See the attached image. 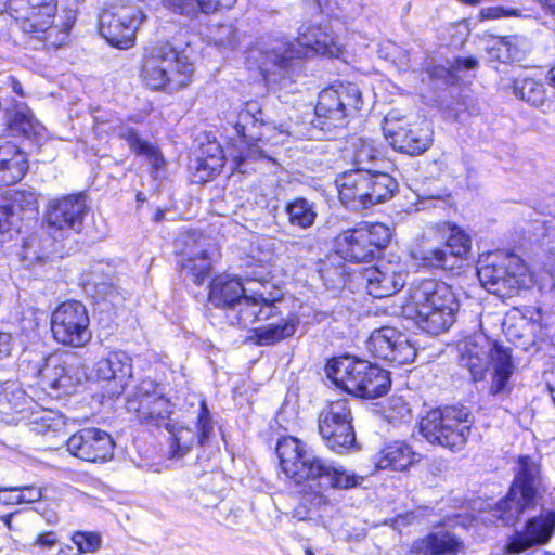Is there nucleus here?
<instances>
[{"label": "nucleus", "instance_id": "obj_1", "mask_svg": "<svg viewBox=\"0 0 555 555\" xmlns=\"http://www.w3.org/2000/svg\"><path fill=\"white\" fill-rule=\"evenodd\" d=\"M126 409L133 413L141 424L152 427H166L170 433L168 456L180 460L193 448L195 441L204 444L212 433V420L206 402L201 401L196 421L197 434L184 426L170 423L172 403L167 397V387L145 377L127 396Z\"/></svg>", "mask_w": 555, "mask_h": 555}, {"label": "nucleus", "instance_id": "obj_2", "mask_svg": "<svg viewBox=\"0 0 555 555\" xmlns=\"http://www.w3.org/2000/svg\"><path fill=\"white\" fill-rule=\"evenodd\" d=\"M276 454L282 472L294 483L301 486L300 493L315 506L328 503L323 493L325 489L348 490L363 482L362 476L315 456L299 439L292 436L279 439Z\"/></svg>", "mask_w": 555, "mask_h": 555}, {"label": "nucleus", "instance_id": "obj_3", "mask_svg": "<svg viewBox=\"0 0 555 555\" xmlns=\"http://www.w3.org/2000/svg\"><path fill=\"white\" fill-rule=\"evenodd\" d=\"M460 310L453 288L438 280L427 279L413 283L402 305V314L413 319L424 332L438 335L455 322Z\"/></svg>", "mask_w": 555, "mask_h": 555}, {"label": "nucleus", "instance_id": "obj_4", "mask_svg": "<svg viewBox=\"0 0 555 555\" xmlns=\"http://www.w3.org/2000/svg\"><path fill=\"white\" fill-rule=\"evenodd\" d=\"M57 0H10V15L30 39L44 48H60L65 44L77 18L74 9L56 14Z\"/></svg>", "mask_w": 555, "mask_h": 555}, {"label": "nucleus", "instance_id": "obj_5", "mask_svg": "<svg viewBox=\"0 0 555 555\" xmlns=\"http://www.w3.org/2000/svg\"><path fill=\"white\" fill-rule=\"evenodd\" d=\"M340 48L336 39L321 27H301L296 43H281L261 56L259 68L267 81H275L271 76L293 78L304 57L313 54L337 56Z\"/></svg>", "mask_w": 555, "mask_h": 555}, {"label": "nucleus", "instance_id": "obj_6", "mask_svg": "<svg viewBox=\"0 0 555 555\" xmlns=\"http://www.w3.org/2000/svg\"><path fill=\"white\" fill-rule=\"evenodd\" d=\"M325 371L327 377L336 386L363 399H374L386 395L391 384L386 370L351 357L328 361Z\"/></svg>", "mask_w": 555, "mask_h": 555}, {"label": "nucleus", "instance_id": "obj_7", "mask_svg": "<svg viewBox=\"0 0 555 555\" xmlns=\"http://www.w3.org/2000/svg\"><path fill=\"white\" fill-rule=\"evenodd\" d=\"M193 73L194 66L184 52L162 43L144 59L141 76L150 89L172 92L188 86Z\"/></svg>", "mask_w": 555, "mask_h": 555}, {"label": "nucleus", "instance_id": "obj_8", "mask_svg": "<svg viewBox=\"0 0 555 555\" xmlns=\"http://www.w3.org/2000/svg\"><path fill=\"white\" fill-rule=\"evenodd\" d=\"M541 498L539 465L530 456H520L518 469L508 493L490 511L502 525H514L521 514L538 504Z\"/></svg>", "mask_w": 555, "mask_h": 555}, {"label": "nucleus", "instance_id": "obj_9", "mask_svg": "<svg viewBox=\"0 0 555 555\" xmlns=\"http://www.w3.org/2000/svg\"><path fill=\"white\" fill-rule=\"evenodd\" d=\"M473 424L468 408L452 405L428 411L420 422V433L429 443L456 452L467 443Z\"/></svg>", "mask_w": 555, "mask_h": 555}, {"label": "nucleus", "instance_id": "obj_10", "mask_svg": "<svg viewBox=\"0 0 555 555\" xmlns=\"http://www.w3.org/2000/svg\"><path fill=\"white\" fill-rule=\"evenodd\" d=\"M460 362L475 380L482 379L489 365H493L491 395H498L505 389L514 369L508 351L483 336L472 337L465 341Z\"/></svg>", "mask_w": 555, "mask_h": 555}, {"label": "nucleus", "instance_id": "obj_11", "mask_svg": "<svg viewBox=\"0 0 555 555\" xmlns=\"http://www.w3.org/2000/svg\"><path fill=\"white\" fill-rule=\"evenodd\" d=\"M526 263L514 254L502 251L481 256L477 275L485 288L500 297H511L527 283Z\"/></svg>", "mask_w": 555, "mask_h": 555}, {"label": "nucleus", "instance_id": "obj_12", "mask_svg": "<svg viewBox=\"0 0 555 555\" xmlns=\"http://www.w3.org/2000/svg\"><path fill=\"white\" fill-rule=\"evenodd\" d=\"M391 237L390 228L376 222L349 229L337 235L336 253L350 262H369L380 256Z\"/></svg>", "mask_w": 555, "mask_h": 555}, {"label": "nucleus", "instance_id": "obj_13", "mask_svg": "<svg viewBox=\"0 0 555 555\" xmlns=\"http://www.w3.org/2000/svg\"><path fill=\"white\" fill-rule=\"evenodd\" d=\"M362 105V92L356 83H334L320 92L313 122L323 130L343 126L346 118L360 111Z\"/></svg>", "mask_w": 555, "mask_h": 555}, {"label": "nucleus", "instance_id": "obj_14", "mask_svg": "<svg viewBox=\"0 0 555 555\" xmlns=\"http://www.w3.org/2000/svg\"><path fill=\"white\" fill-rule=\"evenodd\" d=\"M350 402L346 398L327 402L319 414V433L326 446L340 452L356 441Z\"/></svg>", "mask_w": 555, "mask_h": 555}, {"label": "nucleus", "instance_id": "obj_15", "mask_svg": "<svg viewBox=\"0 0 555 555\" xmlns=\"http://www.w3.org/2000/svg\"><path fill=\"white\" fill-rule=\"evenodd\" d=\"M86 307L77 300L61 304L51 315L54 339L66 346L82 347L91 337Z\"/></svg>", "mask_w": 555, "mask_h": 555}, {"label": "nucleus", "instance_id": "obj_16", "mask_svg": "<svg viewBox=\"0 0 555 555\" xmlns=\"http://www.w3.org/2000/svg\"><path fill=\"white\" fill-rule=\"evenodd\" d=\"M144 18L145 15L139 7H114L100 15V34L111 46L129 49L134 44L138 28Z\"/></svg>", "mask_w": 555, "mask_h": 555}, {"label": "nucleus", "instance_id": "obj_17", "mask_svg": "<svg viewBox=\"0 0 555 555\" xmlns=\"http://www.w3.org/2000/svg\"><path fill=\"white\" fill-rule=\"evenodd\" d=\"M88 206L82 194L67 195L49 203L46 221L49 234L55 240H63L73 233H79Z\"/></svg>", "mask_w": 555, "mask_h": 555}, {"label": "nucleus", "instance_id": "obj_18", "mask_svg": "<svg viewBox=\"0 0 555 555\" xmlns=\"http://www.w3.org/2000/svg\"><path fill=\"white\" fill-rule=\"evenodd\" d=\"M264 126L263 113L258 102L250 101L237 114L235 121L236 133L241 137L245 147L238 156H235L236 166L240 170L245 171V164L248 160L269 158L263 146V132L261 128Z\"/></svg>", "mask_w": 555, "mask_h": 555}, {"label": "nucleus", "instance_id": "obj_19", "mask_svg": "<svg viewBox=\"0 0 555 555\" xmlns=\"http://www.w3.org/2000/svg\"><path fill=\"white\" fill-rule=\"evenodd\" d=\"M366 348L373 357L392 366L411 363L416 358V348L408 336L388 326L375 330L366 341Z\"/></svg>", "mask_w": 555, "mask_h": 555}, {"label": "nucleus", "instance_id": "obj_20", "mask_svg": "<svg viewBox=\"0 0 555 555\" xmlns=\"http://www.w3.org/2000/svg\"><path fill=\"white\" fill-rule=\"evenodd\" d=\"M42 386L59 392L69 395L75 386L82 383L86 372L80 360L75 354L50 356L39 370Z\"/></svg>", "mask_w": 555, "mask_h": 555}, {"label": "nucleus", "instance_id": "obj_21", "mask_svg": "<svg viewBox=\"0 0 555 555\" xmlns=\"http://www.w3.org/2000/svg\"><path fill=\"white\" fill-rule=\"evenodd\" d=\"M259 287L250 289V296L242 301L245 308L234 311L231 314V325H236L243 328L251 326L257 321L270 320L280 314V310L275 302L281 299L282 295L275 291L267 292L268 286H271L269 281H260Z\"/></svg>", "mask_w": 555, "mask_h": 555}, {"label": "nucleus", "instance_id": "obj_22", "mask_svg": "<svg viewBox=\"0 0 555 555\" xmlns=\"http://www.w3.org/2000/svg\"><path fill=\"white\" fill-rule=\"evenodd\" d=\"M254 284H256L255 280H248L243 284L241 279L228 274L218 275L210 283L208 300L215 307L227 310V319L231 324V314L245 308L242 301L250 296Z\"/></svg>", "mask_w": 555, "mask_h": 555}, {"label": "nucleus", "instance_id": "obj_23", "mask_svg": "<svg viewBox=\"0 0 555 555\" xmlns=\"http://www.w3.org/2000/svg\"><path fill=\"white\" fill-rule=\"evenodd\" d=\"M114 442L111 436L99 428H83L67 440L69 453L88 462H103L112 457Z\"/></svg>", "mask_w": 555, "mask_h": 555}, {"label": "nucleus", "instance_id": "obj_24", "mask_svg": "<svg viewBox=\"0 0 555 555\" xmlns=\"http://www.w3.org/2000/svg\"><path fill=\"white\" fill-rule=\"evenodd\" d=\"M408 271L404 264L382 261L363 270L362 278L367 293L375 298H384L398 293L406 283Z\"/></svg>", "mask_w": 555, "mask_h": 555}, {"label": "nucleus", "instance_id": "obj_25", "mask_svg": "<svg viewBox=\"0 0 555 555\" xmlns=\"http://www.w3.org/2000/svg\"><path fill=\"white\" fill-rule=\"evenodd\" d=\"M555 531V513L543 511L540 515L530 518L524 531L515 533L508 541L506 548L511 554L521 553L534 545L546 544Z\"/></svg>", "mask_w": 555, "mask_h": 555}, {"label": "nucleus", "instance_id": "obj_26", "mask_svg": "<svg viewBox=\"0 0 555 555\" xmlns=\"http://www.w3.org/2000/svg\"><path fill=\"white\" fill-rule=\"evenodd\" d=\"M392 147L409 155L424 153L433 142V130L426 119L387 129Z\"/></svg>", "mask_w": 555, "mask_h": 555}, {"label": "nucleus", "instance_id": "obj_27", "mask_svg": "<svg viewBox=\"0 0 555 555\" xmlns=\"http://www.w3.org/2000/svg\"><path fill=\"white\" fill-rule=\"evenodd\" d=\"M369 172L363 170H349L336 178L340 202L350 209L367 208Z\"/></svg>", "mask_w": 555, "mask_h": 555}, {"label": "nucleus", "instance_id": "obj_28", "mask_svg": "<svg viewBox=\"0 0 555 555\" xmlns=\"http://www.w3.org/2000/svg\"><path fill=\"white\" fill-rule=\"evenodd\" d=\"M420 454L405 441L387 443L374 457L375 467L379 470L405 472L420 462Z\"/></svg>", "mask_w": 555, "mask_h": 555}, {"label": "nucleus", "instance_id": "obj_29", "mask_svg": "<svg viewBox=\"0 0 555 555\" xmlns=\"http://www.w3.org/2000/svg\"><path fill=\"white\" fill-rule=\"evenodd\" d=\"M462 548V542L449 530L439 528L424 538L415 540L411 552L415 555L455 554Z\"/></svg>", "mask_w": 555, "mask_h": 555}, {"label": "nucleus", "instance_id": "obj_30", "mask_svg": "<svg viewBox=\"0 0 555 555\" xmlns=\"http://www.w3.org/2000/svg\"><path fill=\"white\" fill-rule=\"evenodd\" d=\"M94 371L100 379H114L120 385V389L113 392L118 396L124 392L126 380L132 376L131 359L122 351L109 352L95 363Z\"/></svg>", "mask_w": 555, "mask_h": 555}, {"label": "nucleus", "instance_id": "obj_31", "mask_svg": "<svg viewBox=\"0 0 555 555\" xmlns=\"http://www.w3.org/2000/svg\"><path fill=\"white\" fill-rule=\"evenodd\" d=\"M28 170L26 155L10 142L0 143V183L15 184Z\"/></svg>", "mask_w": 555, "mask_h": 555}, {"label": "nucleus", "instance_id": "obj_32", "mask_svg": "<svg viewBox=\"0 0 555 555\" xmlns=\"http://www.w3.org/2000/svg\"><path fill=\"white\" fill-rule=\"evenodd\" d=\"M7 125L11 132L26 138H34L41 134L43 127L36 120L33 112L25 103H16L8 111Z\"/></svg>", "mask_w": 555, "mask_h": 555}, {"label": "nucleus", "instance_id": "obj_33", "mask_svg": "<svg viewBox=\"0 0 555 555\" xmlns=\"http://www.w3.org/2000/svg\"><path fill=\"white\" fill-rule=\"evenodd\" d=\"M512 89L517 98L534 107H542L547 99L544 82L526 74L513 79Z\"/></svg>", "mask_w": 555, "mask_h": 555}, {"label": "nucleus", "instance_id": "obj_34", "mask_svg": "<svg viewBox=\"0 0 555 555\" xmlns=\"http://www.w3.org/2000/svg\"><path fill=\"white\" fill-rule=\"evenodd\" d=\"M367 207L390 199L398 190V182L388 173L382 171L369 172Z\"/></svg>", "mask_w": 555, "mask_h": 555}, {"label": "nucleus", "instance_id": "obj_35", "mask_svg": "<svg viewBox=\"0 0 555 555\" xmlns=\"http://www.w3.org/2000/svg\"><path fill=\"white\" fill-rule=\"evenodd\" d=\"M298 323L299 321L296 317L289 315L276 323H270L257 328L255 331L257 343L261 346H270L289 338L295 334Z\"/></svg>", "mask_w": 555, "mask_h": 555}, {"label": "nucleus", "instance_id": "obj_36", "mask_svg": "<svg viewBox=\"0 0 555 555\" xmlns=\"http://www.w3.org/2000/svg\"><path fill=\"white\" fill-rule=\"evenodd\" d=\"M286 214L289 223L300 229L310 228L317 218L314 204L302 197L295 198L288 203Z\"/></svg>", "mask_w": 555, "mask_h": 555}, {"label": "nucleus", "instance_id": "obj_37", "mask_svg": "<svg viewBox=\"0 0 555 555\" xmlns=\"http://www.w3.org/2000/svg\"><path fill=\"white\" fill-rule=\"evenodd\" d=\"M122 135L127 140L131 151L137 155L145 156L155 169H159L165 165V159L159 151L154 145L142 140L134 129H127Z\"/></svg>", "mask_w": 555, "mask_h": 555}, {"label": "nucleus", "instance_id": "obj_38", "mask_svg": "<svg viewBox=\"0 0 555 555\" xmlns=\"http://www.w3.org/2000/svg\"><path fill=\"white\" fill-rule=\"evenodd\" d=\"M210 260L206 250H199L182 259L181 269L195 284H201L210 271Z\"/></svg>", "mask_w": 555, "mask_h": 555}, {"label": "nucleus", "instance_id": "obj_39", "mask_svg": "<svg viewBox=\"0 0 555 555\" xmlns=\"http://www.w3.org/2000/svg\"><path fill=\"white\" fill-rule=\"evenodd\" d=\"M20 220L8 196L0 194V243L5 242V236L12 240L20 232Z\"/></svg>", "mask_w": 555, "mask_h": 555}, {"label": "nucleus", "instance_id": "obj_40", "mask_svg": "<svg viewBox=\"0 0 555 555\" xmlns=\"http://www.w3.org/2000/svg\"><path fill=\"white\" fill-rule=\"evenodd\" d=\"M353 146V164L357 167L354 170L375 171L373 166L379 159V152L373 143L364 139H358Z\"/></svg>", "mask_w": 555, "mask_h": 555}, {"label": "nucleus", "instance_id": "obj_41", "mask_svg": "<svg viewBox=\"0 0 555 555\" xmlns=\"http://www.w3.org/2000/svg\"><path fill=\"white\" fill-rule=\"evenodd\" d=\"M449 236L447 238L444 248L451 256V259L464 258L470 250L472 241L464 230L454 224H448Z\"/></svg>", "mask_w": 555, "mask_h": 555}, {"label": "nucleus", "instance_id": "obj_42", "mask_svg": "<svg viewBox=\"0 0 555 555\" xmlns=\"http://www.w3.org/2000/svg\"><path fill=\"white\" fill-rule=\"evenodd\" d=\"M415 260L423 267L435 269H452L454 262L444 247L428 248L413 253Z\"/></svg>", "mask_w": 555, "mask_h": 555}, {"label": "nucleus", "instance_id": "obj_43", "mask_svg": "<svg viewBox=\"0 0 555 555\" xmlns=\"http://www.w3.org/2000/svg\"><path fill=\"white\" fill-rule=\"evenodd\" d=\"M541 230V249L546 257L543 269L552 274L555 264V218L544 221Z\"/></svg>", "mask_w": 555, "mask_h": 555}, {"label": "nucleus", "instance_id": "obj_44", "mask_svg": "<svg viewBox=\"0 0 555 555\" xmlns=\"http://www.w3.org/2000/svg\"><path fill=\"white\" fill-rule=\"evenodd\" d=\"M211 150H214V153L197 159L196 170L199 173V178L202 180H207L214 177L224 166V157L220 146L215 145L211 147Z\"/></svg>", "mask_w": 555, "mask_h": 555}, {"label": "nucleus", "instance_id": "obj_45", "mask_svg": "<svg viewBox=\"0 0 555 555\" xmlns=\"http://www.w3.org/2000/svg\"><path fill=\"white\" fill-rule=\"evenodd\" d=\"M3 196H8L11 207L17 214L18 211H36L38 208V198L35 192L26 190H7Z\"/></svg>", "mask_w": 555, "mask_h": 555}, {"label": "nucleus", "instance_id": "obj_46", "mask_svg": "<svg viewBox=\"0 0 555 555\" xmlns=\"http://www.w3.org/2000/svg\"><path fill=\"white\" fill-rule=\"evenodd\" d=\"M72 541L80 554L94 553L101 546V538L98 533L77 531L73 534Z\"/></svg>", "mask_w": 555, "mask_h": 555}, {"label": "nucleus", "instance_id": "obj_47", "mask_svg": "<svg viewBox=\"0 0 555 555\" xmlns=\"http://www.w3.org/2000/svg\"><path fill=\"white\" fill-rule=\"evenodd\" d=\"M47 258V253L39 249V238L36 235L30 236L23 245L22 261L25 267L35 266L37 262Z\"/></svg>", "mask_w": 555, "mask_h": 555}, {"label": "nucleus", "instance_id": "obj_48", "mask_svg": "<svg viewBox=\"0 0 555 555\" xmlns=\"http://www.w3.org/2000/svg\"><path fill=\"white\" fill-rule=\"evenodd\" d=\"M20 491V494H16L14 500L1 499L0 502L3 504H23V503H33L37 502L41 499V490L31 486L23 487V488H3L0 489V492H15Z\"/></svg>", "mask_w": 555, "mask_h": 555}, {"label": "nucleus", "instance_id": "obj_49", "mask_svg": "<svg viewBox=\"0 0 555 555\" xmlns=\"http://www.w3.org/2000/svg\"><path fill=\"white\" fill-rule=\"evenodd\" d=\"M165 5L173 13L188 17H196L202 12L201 0H164Z\"/></svg>", "mask_w": 555, "mask_h": 555}, {"label": "nucleus", "instance_id": "obj_50", "mask_svg": "<svg viewBox=\"0 0 555 555\" xmlns=\"http://www.w3.org/2000/svg\"><path fill=\"white\" fill-rule=\"evenodd\" d=\"M24 399V391L14 382L0 383V402L8 401L14 408L18 406L17 401Z\"/></svg>", "mask_w": 555, "mask_h": 555}, {"label": "nucleus", "instance_id": "obj_51", "mask_svg": "<svg viewBox=\"0 0 555 555\" xmlns=\"http://www.w3.org/2000/svg\"><path fill=\"white\" fill-rule=\"evenodd\" d=\"M508 16H520V11L518 9H504L503 7H494L481 9L479 12V18L481 21Z\"/></svg>", "mask_w": 555, "mask_h": 555}, {"label": "nucleus", "instance_id": "obj_52", "mask_svg": "<svg viewBox=\"0 0 555 555\" xmlns=\"http://www.w3.org/2000/svg\"><path fill=\"white\" fill-rule=\"evenodd\" d=\"M236 0H201L202 13L211 14L222 9H230Z\"/></svg>", "mask_w": 555, "mask_h": 555}, {"label": "nucleus", "instance_id": "obj_53", "mask_svg": "<svg viewBox=\"0 0 555 555\" xmlns=\"http://www.w3.org/2000/svg\"><path fill=\"white\" fill-rule=\"evenodd\" d=\"M378 53L380 57L390 60L391 62H402V59L400 57V48L393 42L388 41L380 44Z\"/></svg>", "mask_w": 555, "mask_h": 555}, {"label": "nucleus", "instance_id": "obj_54", "mask_svg": "<svg viewBox=\"0 0 555 555\" xmlns=\"http://www.w3.org/2000/svg\"><path fill=\"white\" fill-rule=\"evenodd\" d=\"M13 349V337L8 332L0 331V362L11 356Z\"/></svg>", "mask_w": 555, "mask_h": 555}, {"label": "nucleus", "instance_id": "obj_55", "mask_svg": "<svg viewBox=\"0 0 555 555\" xmlns=\"http://www.w3.org/2000/svg\"><path fill=\"white\" fill-rule=\"evenodd\" d=\"M391 404L392 409L397 410V414H389V420H404L410 416L411 410L401 398L392 399Z\"/></svg>", "mask_w": 555, "mask_h": 555}, {"label": "nucleus", "instance_id": "obj_56", "mask_svg": "<svg viewBox=\"0 0 555 555\" xmlns=\"http://www.w3.org/2000/svg\"><path fill=\"white\" fill-rule=\"evenodd\" d=\"M56 543V537L54 532H46L43 534H40L37 540L36 544L43 546V547H51Z\"/></svg>", "mask_w": 555, "mask_h": 555}, {"label": "nucleus", "instance_id": "obj_57", "mask_svg": "<svg viewBox=\"0 0 555 555\" xmlns=\"http://www.w3.org/2000/svg\"><path fill=\"white\" fill-rule=\"evenodd\" d=\"M456 68H465V69H473L477 66L478 62L475 57H464V59H456Z\"/></svg>", "mask_w": 555, "mask_h": 555}, {"label": "nucleus", "instance_id": "obj_58", "mask_svg": "<svg viewBox=\"0 0 555 555\" xmlns=\"http://www.w3.org/2000/svg\"><path fill=\"white\" fill-rule=\"evenodd\" d=\"M9 80H10V86H11L12 90L16 94L23 96L24 92H23V87H22L21 82L13 77H10Z\"/></svg>", "mask_w": 555, "mask_h": 555}, {"label": "nucleus", "instance_id": "obj_59", "mask_svg": "<svg viewBox=\"0 0 555 555\" xmlns=\"http://www.w3.org/2000/svg\"><path fill=\"white\" fill-rule=\"evenodd\" d=\"M11 519H12V514L1 516V520L4 522V525L7 526L8 529H11V527H12Z\"/></svg>", "mask_w": 555, "mask_h": 555}, {"label": "nucleus", "instance_id": "obj_60", "mask_svg": "<svg viewBox=\"0 0 555 555\" xmlns=\"http://www.w3.org/2000/svg\"><path fill=\"white\" fill-rule=\"evenodd\" d=\"M235 38L234 36L233 37H230L227 41H224L223 39H219L218 43L223 46V44H228V46H233L235 43Z\"/></svg>", "mask_w": 555, "mask_h": 555}, {"label": "nucleus", "instance_id": "obj_61", "mask_svg": "<svg viewBox=\"0 0 555 555\" xmlns=\"http://www.w3.org/2000/svg\"><path fill=\"white\" fill-rule=\"evenodd\" d=\"M547 388L551 393L552 400L555 403V386L550 380H547Z\"/></svg>", "mask_w": 555, "mask_h": 555}, {"label": "nucleus", "instance_id": "obj_62", "mask_svg": "<svg viewBox=\"0 0 555 555\" xmlns=\"http://www.w3.org/2000/svg\"><path fill=\"white\" fill-rule=\"evenodd\" d=\"M548 79L551 83L555 87V66L548 72Z\"/></svg>", "mask_w": 555, "mask_h": 555}, {"label": "nucleus", "instance_id": "obj_63", "mask_svg": "<svg viewBox=\"0 0 555 555\" xmlns=\"http://www.w3.org/2000/svg\"><path fill=\"white\" fill-rule=\"evenodd\" d=\"M221 29L224 30L225 33L232 34V27L230 25L221 26Z\"/></svg>", "mask_w": 555, "mask_h": 555}, {"label": "nucleus", "instance_id": "obj_64", "mask_svg": "<svg viewBox=\"0 0 555 555\" xmlns=\"http://www.w3.org/2000/svg\"><path fill=\"white\" fill-rule=\"evenodd\" d=\"M305 554L306 555H314V553L312 552L311 548H306Z\"/></svg>", "mask_w": 555, "mask_h": 555}]
</instances>
